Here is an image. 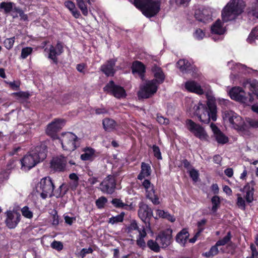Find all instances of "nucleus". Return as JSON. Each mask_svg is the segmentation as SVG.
<instances>
[{
	"label": "nucleus",
	"mask_w": 258,
	"mask_h": 258,
	"mask_svg": "<svg viewBox=\"0 0 258 258\" xmlns=\"http://www.w3.org/2000/svg\"><path fill=\"white\" fill-rule=\"evenodd\" d=\"M47 147L44 144L36 147L21 160V169L27 171L46 157Z\"/></svg>",
	"instance_id": "obj_1"
},
{
	"label": "nucleus",
	"mask_w": 258,
	"mask_h": 258,
	"mask_svg": "<svg viewBox=\"0 0 258 258\" xmlns=\"http://www.w3.org/2000/svg\"><path fill=\"white\" fill-rule=\"evenodd\" d=\"M217 107L215 103L209 100L207 105L199 103L196 109L195 113L203 123H208L210 119L216 121L217 119Z\"/></svg>",
	"instance_id": "obj_2"
},
{
	"label": "nucleus",
	"mask_w": 258,
	"mask_h": 258,
	"mask_svg": "<svg viewBox=\"0 0 258 258\" xmlns=\"http://www.w3.org/2000/svg\"><path fill=\"white\" fill-rule=\"evenodd\" d=\"M245 6L243 0H231L222 11L223 21L226 22L234 20L243 12Z\"/></svg>",
	"instance_id": "obj_3"
},
{
	"label": "nucleus",
	"mask_w": 258,
	"mask_h": 258,
	"mask_svg": "<svg viewBox=\"0 0 258 258\" xmlns=\"http://www.w3.org/2000/svg\"><path fill=\"white\" fill-rule=\"evenodd\" d=\"M142 12L146 17L151 18L155 16L160 9V3L153 0H130Z\"/></svg>",
	"instance_id": "obj_4"
},
{
	"label": "nucleus",
	"mask_w": 258,
	"mask_h": 258,
	"mask_svg": "<svg viewBox=\"0 0 258 258\" xmlns=\"http://www.w3.org/2000/svg\"><path fill=\"white\" fill-rule=\"evenodd\" d=\"M223 119L225 123L231 127L241 132H244L247 129L245 122L241 116L231 110H227L223 113Z\"/></svg>",
	"instance_id": "obj_5"
},
{
	"label": "nucleus",
	"mask_w": 258,
	"mask_h": 258,
	"mask_svg": "<svg viewBox=\"0 0 258 258\" xmlns=\"http://www.w3.org/2000/svg\"><path fill=\"white\" fill-rule=\"evenodd\" d=\"M59 141L64 150L73 151L80 146L81 139L75 134L67 132L62 134Z\"/></svg>",
	"instance_id": "obj_6"
},
{
	"label": "nucleus",
	"mask_w": 258,
	"mask_h": 258,
	"mask_svg": "<svg viewBox=\"0 0 258 258\" xmlns=\"http://www.w3.org/2000/svg\"><path fill=\"white\" fill-rule=\"evenodd\" d=\"M53 189L54 185L49 177L41 179L36 187L37 192L39 193L42 198L44 199L47 197L52 196Z\"/></svg>",
	"instance_id": "obj_7"
},
{
	"label": "nucleus",
	"mask_w": 258,
	"mask_h": 258,
	"mask_svg": "<svg viewBox=\"0 0 258 258\" xmlns=\"http://www.w3.org/2000/svg\"><path fill=\"white\" fill-rule=\"evenodd\" d=\"M159 84L156 80H150L146 82L140 86L138 93L139 98H148L152 96L157 91Z\"/></svg>",
	"instance_id": "obj_8"
},
{
	"label": "nucleus",
	"mask_w": 258,
	"mask_h": 258,
	"mask_svg": "<svg viewBox=\"0 0 258 258\" xmlns=\"http://www.w3.org/2000/svg\"><path fill=\"white\" fill-rule=\"evenodd\" d=\"M229 94L232 99L245 104L251 103L253 100L252 95L250 94L248 97H246L245 92L239 87L232 88L230 90Z\"/></svg>",
	"instance_id": "obj_9"
},
{
	"label": "nucleus",
	"mask_w": 258,
	"mask_h": 258,
	"mask_svg": "<svg viewBox=\"0 0 258 258\" xmlns=\"http://www.w3.org/2000/svg\"><path fill=\"white\" fill-rule=\"evenodd\" d=\"M64 124L65 121L63 119H55L47 125L45 130L46 134L53 139H57L56 133L62 128Z\"/></svg>",
	"instance_id": "obj_10"
},
{
	"label": "nucleus",
	"mask_w": 258,
	"mask_h": 258,
	"mask_svg": "<svg viewBox=\"0 0 258 258\" xmlns=\"http://www.w3.org/2000/svg\"><path fill=\"white\" fill-rule=\"evenodd\" d=\"M142 185L146 190V195L153 204L159 205L160 204L159 198L155 194L154 185L147 179H145L142 182Z\"/></svg>",
	"instance_id": "obj_11"
},
{
	"label": "nucleus",
	"mask_w": 258,
	"mask_h": 258,
	"mask_svg": "<svg viewBox=\"0 0 258 258\" xmlns=\"http://www.w3.org/2000/svg\"><path fill=\"white\" fill-rule=\"evenodd\" d=\"M105 91L112 94L115 97L120 99L126 96L125 91L123 87L115 85L113 81H110L104 88Z\"/></svg>",
	"instance_id": "obj_12"
},
{
	"label": "nucleus",
	"mask_w": 258,
	"mask_h": 258,
	"mask_svg": "<svg viewBox=\"0 0 258 258\" xmlns=\"http://www.w3.org/2000/svg\"><path fill=\"white\" fill-rule=\"evenodd\" d=\"M48 53V58L52 60L55 63H57V56L60 55L63 52V46L60 42H57L55 46L50 45L44 49Z\"/></svg>",
	"instance_id": "obj_13"
},
{
	"label": "nucleus",
	"mask_w": 258,
	"mask_h": 258,
	"mask_svg": "<svg viewBox=\"0 0 258 258\" xmlns=\"http://www.w3.org/2000/svg\"><path fill=\"white\" fill-rule=\"evenodd\" d=\"M186 128L195 136L200 139H204L206 137V134L204 128L199 124H197L191 119L186 121Z\"/></svg>",
	"instance_id": "obj_14"
},
{
	"label": "nucleus",
	"mask_w": 258,
	"mask_h": 258,
	"mask_svg": "<svg viewBox=\"0 0 258 258\" xmlns=\"http://www.w3.org/2000/svg\"><path fill=\"white\" fill-rule=\"evenodd\" d=\"M196 19L203 23H207L212 20V10L209 8L200 7L195 11Z\"/></svg>",
	"instance_id": "obj_15"
},
{
	"label": "nucleus",
	"mask_w": 258,
	"mask_h": 258,
	"mask_svg": "<svg viewBox=\"0 0 258 258\" xmlns=\"http://www.w3.org/2000/svg\"><path fill=\"white\" fill-rule=\"evenodd\" d=\"M115 185L114 177L109 175L101 183L100 189L104 193L111 194L114 191Z\"/></svg>",
	"instance_id": "obj_16"
},
{
	"label": "nucleus",
	"mask_w": 258,
	"mask_h": 258,
	"mask_svg": "<svg viewBox=\"0 0 258 258\" xmlns=\"http://www.w3.org/2000/svg\"><path fill=\"white\" fill-rule=\"evenodd\" d=\"M6 224L10 229L15 228L20 221L21 215L15 211H8L6 212Z\"/></svg>",
	"instance_id": "obj_17"
},
{
	"label": "nucleus",
	"mask_w": 258,
	"mask_h": 258,
	"mask_svg": "<svg viewBox=\"0 0 258 258\" xmlns=\"http://www.w3.org/2000/svg\"><path fill=\"white\" fill-rule=\"evenodd\" d=\"M177 67L183 73L191 74V76L196 77V73L197 69L185 59H180L177 62Z\"/></svg>",
	"instance_id": "obj_18"
},
{
	"label": "nucleus",
	"mask_w": 258,
	"mask_h": 258,
	"mask_svg": "<svg viewBox=\"0 0 258 258\" xmlns=\"http://www.w3.org/2000/svg\"><path fill=\"white\" fill-rule=\"evenodd\" d=\"M171 230L160 232L156 237V240L162 248H166L171 243Z\"/></svg>",
	"instance_id": "obj_19"
},
{
	"label": "nucleus",
	"mask_w": 258,
	"mask_h": 258,
	"mask_svg": "<svg viewBox=\"0 0 258 258\" xmlns=\"http://www.w3.org/2000/svg\"><path fill=\"white\" fill-rule=\"evenodd\" d=\"M67 160L63 156L53 158L51 162V167L55 171H61L64 170Z\"/></svg>",
	"instance_id": "obj_20"
},
{
	"label": "nucleus",
	"mask_w": 258,
	"mask_h": 258,
	"mask_svg": "<svg viewBox=\"0 0 258 258\" xmlns=\"http://www.w3.org/2000/svg\"><path fill=\"white\" fill-rule=\"evenodd\" d=\"M210 127L218 143L225 144L228 142V140L227 137L221 132L215 124L212 123L210 125Z\"/></svg>",
	"instance_id": "obj_21"
},
{
	"label": "nucleus",
	"mask_w": 258,
	"mask_h": 258,
	"mask_svg": "<svg viewBox=\"0 0 258 258\" xmlns=\"http://www.w3.org/2000/svg\"><path fill=\"white\" fill-rule=\"evenodd\" d=\"M185 88L189 92H193L199 95L204 93V91L201 86L194 81H188L185 83Z\"/></svg>",
	"instance_id": "obj_22"
},
{
	"label": "nucleus",
	"mask_w": 258,
	"mask_h": 258,
	"mask_svg": "<svg viewBox=\"0 0 258 258\" xmlns=\"http://www.w3.org/2000/svg\"><path fill=\"white\" fill-rule=\"evenodd\" d=\"M254 185V181H251L250 183L246 184L241 190L243 192H245V198L247 203H251L253 200Z\"/></svg>",
	"instance_id": "obj_23"
},
{
	"label": "nucleus",
	"mask_w": 258,
	"mask_h": 258,
	"mask_svg": "<svg viewBox=\"0 0 258 258\" xmlns=\"http://www.w3.org/2000/svg\"><path fill=\"white\" fill-rule=\"evenodd\" d=\"M138 215L143 220H146L147 218L151 217L152 215V210L146 204H142L139 207Z\"/></svg>",
	"instance_id": "obj_24"
},
{
	"label": "nucleus",
	"mask_w": 258,
	"mask_h": 258,
	"mask_svg": "<svg viewBox=\"0 0 258 258\" xmlns=\"http://www.w3.org/2000/svg\"><path fill=\"white\" fill-rule=\"evenodd\" d=\"M115 61L113 59H111L108 61L105 64L102 65L101 67V71L107 76L113 75L115 71L114 66L115 65Z\"/></svg>",
	"instance_id": "obj_25"
},
{
	"label": "nucleus",
	"mask_w": 258,
	"mask_h": 258,
	"mask_svg": "<svg viewBox=\"0 0 258 258\" xmlns=\"http://www.w3.org/2000/svg\"><path fill=\"white\" fill-rule=\"evenodd\" d=\"M189 234L186 229L181 230L176 236V241L182 246H185Z\"/></svg>",
	"instance_id": "obj_26"
},
{
	"label": "nucleus",
	"mask_w": 258,
	"mask_h": 258,
	"mask_svg": "<svg viewBox=\"0 0 258 258\" xmlns=\"http://www.w3.org/2000/svg\"><path fill=\"white\" fill-rule=\"evenodd\" d=\"M152 71L155 78L153 80H156V83L159 85L163 83L165 79V76L161 69L155 65L152 67Z\"/></svg>",
	"instance_id": "obj_27"
},
{
	"label": "nucleus",
	"mask_w": 258,
	"mask_h": 258,
	"mask_svg": "<svg viewBox=\"0 0 258 258\" xmlns=\"http://www.w3.org/2000/svg\"><path fill=\"white\" fill-rule=\"evenodd\" d=\"M84 153L81 155V159L84 161L93 160L96 157L95 150L90 147L84 148Z\"/></svg>",
	"instance_id": "obj_28"
},
{
	"label": "nucleus",
	"mask_w": 258,
	"mask_h": 258,
	"mask_svg": "<svg viewBox=\"0 0 258 258\" xmlns=\"http://www.w3.org/2000/svg\"><path fill=\"white\" fill-rule=\"evenodd\" d=\"M132 72L134 74H138L141 78L143 79L145 72V67L141 62L136 61L132 65Z\"/></svg>",
	"instance_id": "obj_29"
},
{
	"label": "nucleus",
	"mask_w": 258,
	"mask_h": 258,
	"mask_svg": "<svg viewBox=\"0 0 258 258\" xmlns=\"http://www.w3.org/2000/svg\"><path fill=\"white\" fill-rule=\"evenodd\" d=\"M211 31L213 34L222 35L225 31L224 27L220 20H217L211 26Z\"/></svg>",
	"instance_id": "obj_30"
},
{
	"label": "nucleus",
	"mask_w": 258,
	"mask_h": 258,
	"mask_svg": "<svg viewBox=\"0 0 258 258\" xmlns=\"http://www.w3.org/2000/svg\"><path fill=\"white\" fill-rule=\"evenodd\" d=\"M151 172V169L150 166L148 164L142 163L141 165V171L138 176V178L140 180H142L146 177H148L150 175Z\"/></svg>",
	"instance_id": "obj_31"
},
{
	"label": "nucleus",
	"mask_w": 258,
	"mask_h": 258,
	"mask_svg": "<svg viewBox=\"0 0 258 258\" xmlns=\"http://www.w3.org/2000/svg\"><path fill=\"white\" fill-rule=\"evenodd\" d=\"M147 236V233L145 228H143L142 230H139V235L137 238V244L142 248L146 247V242L144 238Z\"/></svg>",
	"instance_id": "obj_32"
},
{
	"label": "nucleus",
	"mask_w": 258,
	"mask_h": 258,
	"mask_svg": "<svg viewBox=\"0 0 258 258\" xmlns=\"http://www.w3.org/2000/svg\"><path fill=\"white\" fill-rule=\"evenodd\" d=\"M64 6L69 10L74 17L78 18L80 16V13L77 10L73 2L72 1H67L64 3Z\"/></svg>",
	"instance_id": "obj_33"
},
{
	"label": "nucleus",
	"mask_w": 258,
	"mask_h": 258,
	"mask_svg": "<svg viewBox=\"0 0 258 258\" xmlns=\"http://www.w3.org/2000/svg\"><path fill=\"white\" fill-rule=\"evenodd\" d=\"M103 125L105 131L110 132L114 128L115 122L112 119L105 118L103 120Z\"/></svg>",
	"instance_id": "obj_34"
},
{
	"label": "nucleus",
	"mask_w": 258,
	"mask_h": 258,
	"mask_svg": "<svg viewBox=\"0 0 258 258\" xmlns=\"http://www.w3.org/2000/svg\"><path fill=\"white\" fill-rule=\"evenodd\" d=\"M15 4L12 2H2L0 4V9H3L5 13H9L11 11H15L14 8Z\"/></svg>",
	"instance_id": "obj_35"
},
{
	"label": "nucleus",
	"mask_w": 258,
	"mask_h": 258,
	"mask_svg": "<svg viewBox=\"0 0 258 258\" xmlns=\"http://www.w3.org/2000/svg\"><path fill=\"white\" fill-rule=\"evenodd\" d=\"M218 245L216 244L212 246L210 249L207 252L203 253V255L207 258H212L214 256L217 255L219 253Z\"/></svg>",
	"instance_id": "obj_36"
},
{
	"label": "nucleus",
	"mask_w": 258,
	"mask_h": 258,
	"mask_svg": "<svg viewBox=\"0 0 258 258\" xmlns=\"http://www.w3.org/2000/svg\"><path fill=\"white\" fill-rule=\"evenodd\" d=\"M124 215V212H121L120 214L116 216H113L109 218L108 223L113 225L119 222H122L123 220Z\"/></svg>",
	"instance_id": "obj_37"
},
{
	"label": "nucleus",
	"mask_w": 258,
	"mask_h": 258,
	"mask_svg": "<svg viewBox=\"0 0 258 258\" xmlns=\"http://www.w3.org/2000/svg\"><path fill=\"white\" fill-rule=\"evenodd\" d=\"M147 246L153 251L158 252L160 250V246L158 242L156 240H149L147 242Z\"/></svg>",
	"instance_id": "obj_38"
},
{
	"label": "nucleus",
	"mask_w": 258,
	"mask_h": 258,
	"mask_svg": "<svg viewBox=\"0 0 258 258\" xmlns=\"http://www.w3.org/2000/svg\"><path fill=\"white\" fill-rule=\"evenodd\" d=\"M111 203L116 208H122L124 209H127L128 208V205L122 202V201L120 199H114L112 200Z\"/></svg>",
	"instance_id": "obj_39"
},
{
	"label": "nucleus",
	"mask_w": 258,
	"mask_h": 258,
	"mask_svg": "<svg viewBox=\"0 0 258 258\" xmlns=\"http://www.w3.org/2000/svg\"><path fill=\"white\" fill-rule=\"evenodd\" d=\"M77 3L82 14L85 16L88 15V11L85 2L83 0H77Z\"/></svg>",
	"instance_id": "obj_40"
},
{
	"label": "nucleus",
	"mask_w": 258,
	"mask_h": 258,
	"mask_svg": "<svg viewBox=\"0 0 258 258\" xmlns=\"http://www.w3.org/2000/svg\"><path fill=\"white\" fill-rule=\"evenodd\" d=\"M231 238V235L230 232H228L227 234L222 239L219 240L217 241V242L216 243L217 245L218 246H223L225 245L226 244L228 243L230 241Z\"/></svg>",
	"instance_id": "obj_41"
},
{
	"label": "nucleus",
	"mask_w": 258,
	"mask_h": 258,
	"mask_svg": "<svg viewBox=\"0 0 258 258\" xmlns=\"http://www.w3.org/2000/svg\"><path fill=\"white\" fill-rule=\"evenodd\" d=\"M211 201L213 204L212 211L213 212H215L219 207L220 204V199L218 196H215L212 198Z\"/></svg>",
	"instance_id": "obj_42"
},
{
	"label": "nucleus",
	"mask_w": 258,
	"mask_h": 258,
	"mask_svg": "<svg viewBox=\"0 0 258 258\" xmlns=\"http://www.w3.org/2000/svg\"><path fill=\"white\" fill-rule=\"evenodd\" d=\"M249 89L258 98V82L257 81L252 80L249 83Z\"/></svg>",
	"instance_id": "obj_43"
},
{
	"label": "nucleus",
	"mask_w": 258,
	"mask_h": 258,
	"mask_svg": "<svg viewBox=\"0 0 258 258\" xmlns=\"http://www.w3.org/2000/svg\"><path fill=\"white\" fill-rule=\"evenodd\" d=\"M22 215L26 218L31 219L33 217V212L27 206L24 207L21 209Z\"/></svg>",
	"instance_id": "obj_44"
},
{
	"label": "nucleus",
	"mask_w": 258,
	"mask_h": 258,
	"mask_svg": "<svg viewBox=\"0 0 258 258\" xmlns=\"http://www.w3.org/2000/svg\"><path fill=\"white\" fill-rule=\"evenodd\" d=\"M189 176L192 179L195 181L197 182L199 179V171L194 168L189 169L188 170Z\"/></svg>",
	"instance_id": "obj_45"
},
{
	"label": "nucleus",
	"mask_w": 258,
	"mask_h": 258,
	"mask_svg": "<svg viewBox=\"0 0 258 258\" xmlns=\"http://www.w3.org/2000/svg\"><path fill=\"white\" fill-rule=\"evenodd\" d=\"M15 37H13L12 38H7L5 40L4 42V45L5 47L8 49H11L14 43L15 42Z\"/></svg>",
	"instance_id": "obj_46"
},
{
	"label": "nucleus",
	"mask_w": 258,
	"mask_h": 258,
	"mask_svg": "<svg viewBox=\"0 0 258 258\" xmlns=\"http://www.w3.org/2000/svg\"><path fill=\"white\" fill-rule=\"evenodd\" d=\"M237 205L238 207L242 210H245V202L243 198L241 196L240 194H237Z\"/></svg>",
	"instance_id": "obj_47"
},
{
	"label": "nucleus",
	"mask_w": 258,
	"mask_h": 258,
	"mask_svg": "<svg viewBox=\"0 0 258 258\" xmlns=\"http://www.w3.org/2000/svg\"><path fill=\"white\" fill-rule=\"evenodd\" d=\"M205 36V32L201 29H196L194 33V37L197 40H202Z\"/></svg>",
	"instance_id": "obj_48"
},
{
	"label": "nucleus",
	"mask_w": 258,
	"mask_h": 258,
	"mask_svg": "<svg viewBox=\"0 0 258 258\" xmlns=\"http://www.w3.org/2000/svg\"><path fill=\"white\" fill-rule=\"evenodd\" d=\"M51 247L57 251H60L62 249L63 245L62 243L60 241L54 240L51 243Z\"/></svg>",
	"instance_id": "obj_49"
},
{
	"label": "nucleus",
	"mask_w": 258,
	"mask_h": 258,
	"mask_svg": "<svg viewBox=\"0 0 258 258\" xmlns=\"http://www.w3.org/2000/svg\"><path fill=\"white\" fill-rule=\"evenodd\" d=\"M257 33V31L255 29H253L249 34L247 41L249 43H252L257 38V36H256Z\"/></svg>",
	"instance_id": "obj_50"
},
{
	"label": "nucleus",
	"mask_w": 258,
	"mask_h": 258,
	"mask_svg": "<svg viewBox=\"0 0 258 258\" xmlns=\"http://www.w3.org/2000/svg\"><path fill=\"white\" fill-rule=\"evenodd\" d=\"M245 123H247L250 127L258 128V119L247 118Z\"/></svg>",
	"instance_id": "obj_51"
},
{
	"label": "nucleus",
	"mask_w": 258,
	"mask_h": 258,
	"mask_svg": "<svg viewBox=\"0 0 258 258\" xmlns=\"http://www.w3.org/2000/svg\"><path fill=\"white\" fill-rule=\"evenodd\" d=\"M32 52V48L30 47H27L22 49L21 51V57L23 59L26 58Z\"/></svg>",
	"instance_id": "obj_52"
},
{
	"label": "nucleus",
	"mask_w": 258,
	"mask_h": 258,
	"mask_svg": "<svg viewBox=\"0 0 258 258\" xmlns=\"http://www.w3.org/2000/svg\"><path fill=\"white\" fill-rule=\"evenodd\" d=\"M107 202V200L105 197H101L96 200V205L98 208H102L104 207Z\"/></svg>",
	"instance_id": "obj_53"
},
{
	"label": "nucleus",
	"mask_w": 258,
	"mask_h": 258,
	"mask_svg": "<svg viewBox=\"0 0 258 258\" xmlns=\"http://www.w3.org/2000/svg\"><path fill=\"white\" fill-rule=\"evenodd\" d=\"M154 156L158 159H161L162 156L159 148L156 145H154L152 147Z\"/></svg>",
	"instance_id": "obj_54"
},
{
	"label": "nucleus",
	"mask_w": 258,
	"mask_h": 258,
	"mask_svg": "<svg viewBox=\"0 0 258 258\" xmlns=\"http://www.w3.org/2000/svg\"><path fill=\"white\" fill-rule=\"evenodd\" d=\"M157 121L160 124H168L169 122V119L167 118H165L161 115L157 114Z\"/></svg>",
	"instance_id": "obj_55"
},
{
	"label": "nucleus",
	"mask_w": 258,
	"mask_h": 258,
	"mask_svg": "<svg viewBox=\"0 0 258 258\" xmlns=\"http://www.w3.org/2000/svg\"><path fill=\"white\" fill-rule=\"evenodd\" d=\"M206 220L204 219L199 221L198 223V231L199 233H201L204 229V225L206 223Z\"/></svg>",
	"instance_id": "obj_56"
},
{
	"label": "nucleus",
	"mask_w": 258,
	"mask_h": 258,
	"mask_svg": "<svg viewBox=\"0 0 258 258\" xmlns=\"http://www.w3.org/2000/svg\"><path fill=\"white\" fill-rule=\"evenodd\" d=\"M14 10L15 12L19 14V16L21 17V19L24 20H27V16L24 14L23 11L18 8H14Z\"/></svg>",
	"instance_id": "obj_57"
},
{
	"label": "nucleus",
	"mask_w": 258,
	"mask_h": 258,
	"mask_svg": "<svg viewBox=\"0 0 258 258\" xmlns=\"http://www.w3.org/2000/svg\"><path fill=\"white\" fill-rule=\"evenodd\" d=\"M250 13L252 15L258 18V3L252 7Z\"/></svg>",
	"instance_id": "obj_58"
},
{
	"label": "nucleus",
	"mask_w": 258,
	"mask_h": 258,
	"mask_svg": "<svg viewBox=\"0 0 258 258\" xmlns=\"http://www.w3.org/2000/svg\"><path fill=\"white\" fill-rule=\"evenodd\" d=\"M139 230H142V228H140L138 227L137 223L135 221L132 222L128 227L129 231H131L132 230H137L139 232Z\"/></svg>",
	"instance_id": "obj_59"
},
{
	"label": "nucleus",
	"mask_w": 258,
	"mask_h": 258,
	"mask_svg": "<svg viewBox=\"0 0 258 258\" xmlns=\"http://www.w3.org/2000/svg\"><path fill=\"white\" fill-rule=\"evenodd\" d=\"M93 251V250L91 247H89L88 248H83L80 251V254L82 257H84L87 254L91 253Z\"/></svg>",
	"instance_id": "obj_60"
},
{
	"label": "nucleus",
	"mask_w": 258,
	"mask_h": 258,
	"mask_svg": "<svg viewBox=\"0 0 258 258\" xmlns=\"http://www.w3.org/2000/svg\"><path fill=\"white\" fill-rule=\"evenodd\" d=\"M190 1V0H175V2L176 5L178 6L186 7L188 5Z\"/></svg>",
	"instance_id": "obj_61"
},
{
	"label": "nucleus",
	"mask_w": 258,
	"mask_h": 258,
	"mask_svg": "<svg viewBox=\"0 0 258 258\" xmlns=\"http://www.w3.org/2000/svg\"><path fill=\"white\" fill-rule=\"evenodd\" d=\"M78 185H79L78 180H73V181H71L69 183V186H70V188L73 190H75L76 189Z\"/></svg>",
	"instance_id": "obj_62"
},
{
	"label": "nucleus",
	"mask_w": 258,
	"mask_h": 258,
	"mask_svg": "<svg viewBox=\"0 0 258 258\" xmlns=\"http://www.w3.org/2000/svg\"><path fill=\"white\" fill-rule=\"evenodd\" d=\"M51 221H52V224L53 225L56 226L58 224V223H59L58 216L56 214V213H55V214L52 215Z\"/></svg>",
	"instance_id": "obj_63"
},
{
	"label": "nucleus",
	"mask_w": 258,
	"mask_h": 258,
	"mask_svg": "<svg viewBox=\"0 0 258 258\" xmlns=\"http://www.w3.org/2000/svg\"><path fill=\"white\" fill-rule=\"evenodd\" d=\"M64 220L66 223L69 225H71L74 222V221L76 220V219L74 217H70L68 216H66L64 217Z\"/></svg>",
	"instance_id": "obj_64"
}]
</instances>
